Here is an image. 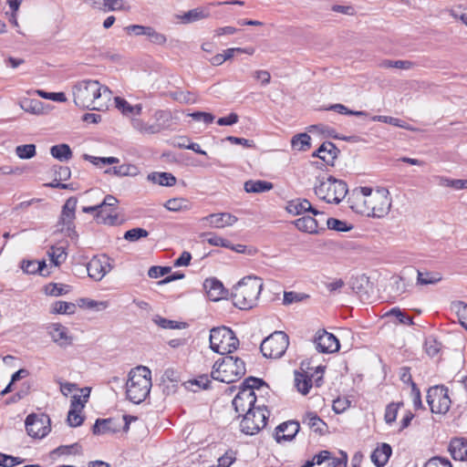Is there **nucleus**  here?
Wrapping results in <instances>:
<instances>
[{
  "label": "nucleus",
  "instance_id": "17",
  "mask_svg": "<svg viewBox=\"0 0 467 467\" xmlns=\"http://www.w3.org/2000/svg\"><path fill=\"white\" fill-rule=\"evenodd\" d=\"M203 288L207 294V296L212 301H219L227 295L223 283L215 277L205 279L203 282Z\"/></svg>",
  "mask_w": 467,
  "mask_h": 467
},
{
  "label": "nucleus",
  "instance_id": "34",
  "mask_svg": "<svg viewBox=\"0 0 467 467\" xmlns=\"http://www.w3.org/2000/svg\"><path fill=\"white\" fill-rule=\"evenodd\" d=\"M132 127L140 133L155 134L163 130L161 124H148L140 119H133Z\"/></svg>",
  "mask_w": 467,
  "mask_h": 467
},
{
  "label": "nucleus",
  "instance_id": "58",
  "mask_svg": "<svg viewBox=\"0 0 467 467\" xmlns=\"http://www.w3.org/2000/svg\"><path fill=\"white\" fill-rule=\"evenodd\" d=\"M202 237H207L206 241L209 244L213 246H221V247H230V242L223 237L211 234H203Z\"/></svg>",
  "mask_w": 467,
  "mask_h": 467
},
{
  "label": "nucleus",
  "instance_id": "5",
  "mask_svg": "<svg viewBox=\"0 0 467 467\" xmlns=\"http://www.w3.org/2000/svg\"><path fill=\"white\" fill-rule=\"evenodd\" d=\"M315 194L327 203L338 204L347 195V183L333 176L317 177L314 186Z\"/></svg>",
  "mask_w": 467,
  "mask_h": 467
},
{
  "label": "nucleus",
  "instance_id": "23",
  "mask_svg": "<svg viewBox=\"0 0 467 467\" xmlns=\"http://www.w3.org/2000/svg\"><path fill=\"white\" fill-rule=\"evenodd\" d=\"M121 427V422H117L116 419H98L93 425L94 434H104L109 432H117Z\"/></svg>",
  "mask_w": 467,
  "mask_h": 467
},
{
  "label": "nucleus",
  "instance_id": "6",
  "mask_svg": "<svg viewBox=\"0 0 467 467\" xmlns=\"http://www.w3.org/2000/svg\"><path fill=\"white\" fill-rule=\"evenodd\" d=\"M350 207L358 213L382 218L389 213L391 200L387 190H379L373 196L365 198L363 202H354Z\"/></svg>",
  "mask_w": 467,
  "mask_h": 467
},
{
  "label": "nucleus",
  "instance_id": "59",
  "mask_svg": "<svg viewBox=\"0 0 467 467\" xmlns=\"http://www.w3.org/2000/svg\"><path fill=\"white\" fill-rule=\"evenodd\" d=\"M401 405V403H390L387 406L385 410V421L388 424H391L396 420L397 414H398V409Z\"/></svg>",
  "mask_w": 467,
  "mask_h": 467
},
{
  "label": "nucleus",
  "instance_id": "14",
  "mask_svg": "<svg viewBox=\"0 0 467 467\" xmlns=\"http://www.w3.org/2000/svg\"><path fill=\"white\" fill-rule=\"evenodd\" d=\"M350 286L361 301H369L374 294L373 284L366 275H359L352 277L350 280Z\"/></svg>",
  "mask_w": 467,
  "mask_h": 467
},
{
  "label": "nucleus",
  "instance_id": "26",
  "mask_svg": "<svg viewBox=\"0 0 467 467\" xmlns=\"http://www.w3.org/2000/svg\"><path fill=\"white\" fill-rule=\"evenodd\" d=\"M49 334L54 342L60 347H66L71 344V337L67 335V328L61 324H53L49 327Z\"/></svg>",
  "mask_w": 467,
  "mask_h": 467
},
{
  "label": "nucleus",
  "instance_id": "50",
  "mask_svg": "<svg viewBox=\"0 0 467 467\" xmlns=\"http://www.w3.org/2000/svg\"><path fill=\"white\" fill-rule=\"evenodd\" d=\"M372 189L369 187H360L358 190H355L352 198L349 199L351 204L354 202H363L365 198L373 196Z\"/></svg>",
  "mask_w": 467,
  "mask_h": 467
},
{
  "label": "nucleus",
  "instance_id": "55",
  "mask_svg": "<svg viewBox=\"0 0 467 467\" xmlns=\"http://www.w3.org/2000/svg\"><path fill=\"white\" fill-rule=\"evenodd\" d=\"M309 296L304 293H296V292H285L284 293V298H283V304L284 305H291L293 303L301 302L306 298H308Z\"/></svg>",
  "mask_w": 467,
  "mask_h": 467
},
{
  "label": "nucleus",
  "instance_id": "52",
  "mask_svg": "<svg viewBox=\"0 0 467 467\" xmlns=\"http://www.w3.org/2000/svg\"><path fill=\"white\" fill-rule=\"evenodd\" d=\"M388 316H394L397 317L400 324L412 326L414 325L413 318L408 316L405 312L401 311L399 307L391 308L388 313Z\"/></svg>",
  "mask_w": 467,
  "mask_h": 467
},
{
  "label": "nucleus",
  "instance_id": "30",
  "mask_svg": "<svg viewBox=\"0 0 467 467\" xmlns=\"http://www.w3.org/2000/svg\"><path fill=\"white\" fill-rule=\"evenodd\" d=\"M106 174L115 175L118 177L130 176L135 177L140 173L139 168L130 163H123L119 166H114L105 171Z\"/></svg>",
  "mask_w": 467,
  "mask_h": 467
},
{
  "label": "nucleus",
  "instance_id": "36",
  "mask_svg": "<svg viewBox=\"0 0 467 467\" xmlns=\"http://www.w3.org/2000/svg\"><path fill=\"white\" fill-rule=\"evenodd\" d=\"M417 272V285H435L441 280V275L440 273H431V272H420L419 270Z\"/></svg>",
  "mask_w": 467,
  "mask_h": 467
},
{
  "label": "nucleus",
  "instance_id": "49",
  "mask_svg": "<svg viewBox=\"0 0 467 467\" xmlns=\"http://www.w3.org/2000/svg\"><path fill=\"white\" fill-rule=\"evenodd\" d=\"M321 131L323 133H327V136L333 138V139H338L342 140L344 141L348 142H358L360 141V138L358 136H339L336 130L333 128L327 127V126H322Z\"/></svg>",
  "mask_w": 467,
  "mask_h": 467
},
{
  "label": "nucleus",
  "instance_id": "44",
  "mask_svg": "<svg viewBox=\"0 0 467 467\" xmlns=\"http://www.w3.org/2000/svg\"><path fill=\"white\" fill-rule=\"evenodd\" d=\"M68 292V285L50 283L45 286V293L51 296H59Z\"/></svg>",
  "mask_w": 467,
  "mask_h": 467
},
{
  "label": "nucleus",
  "instance_id": "27",
  "mask_svg": "<svg viewBox=\"0 0 467 467\" xmlns=\"http://www.w3.org/2000/svg\"><path fill=\"white\" fill-rule=\"evenodd\" d=\"M392 453L391 446L388 443H382L377 447L371 454V461L377 467H383L388 462Z\"/></svg>",
  "mask_w": 467,
  "mask_h": 467
},
{
  "label": "nucleus",
  "instance_id": "12",
  "mask_svg": "<svg viewBox=\"0 0 467 467\" xmlns=\"http://www.w3.org/2000/svg\"><path fill=\"white\" fill-rule=\"evenodd\" d=\"M25 423L27 434L33 438L42 439L51 430L50 419L46 414H29Z\"/></svg>",
  "mask_w": 467,
  "mask_h": 467
},
{
  "label": "nucleus",
  "instance_id": "56",
  "mask_svg": "<svg viewBox=\"0 0 467 467\" xmlns=\"http://www.w3.org/2000/svg\"><path fill=\"white\" fill-rule=\"evenodd\" d=\"M36 93L39 97L46 99H50V100L57 101V102L67 101V97L64 92H47L42 89H37V90H36Z\"/></svg>",
  "mask_w": 467,
  "mask_h": 467
},
{
  "label": "nucleus",
  "instance_id": "57",
  "mask_svg": "<svg viewBox=\"0 0 467 467\" xmlns=\"http://www.w3.org/2000/svg\"><path fill=\"white\" fill-rule=\"evenodd\" d=\"M24 459L0 452V466L14 467L24 462Z\"/></svg>",
  "mask_w": 467,
  "mask_h": 467
},
{
  "label": "nucleus",
  "instance_id": "42",
  "mask_svg": "<svg viewBox=\"0 0 467 467\" xmlns=\"http://www.w3.org/2000/svg\"><path fill=\"white\" fill-rule=\"evenodd\" d=\"M326 223L328 229L335 230L337 232H348L353 228V226L351 224H348L347 222L336 218L327 219Z\"/></svg>",
  "mask_w": 467,
  "mask_h": 467
},
{
  "label": "nucleus",
  "instance_id": "53",
  "mask_svg": "<svg viewBox=\"0 0 467 467\" xmlns=\"http://www.w3.org/2000/svg\"><path fill=\"white\" fill-rule=\"evenodd\" d=\"M149 233L143 228H132L124 234V238L130 242H136L140 238L147 237Z\"/></svg>",
  "mask_w": 467,
  "mask_h": 467
},
{
  "label": "nucleus",
  "instance_id": "54",
  "mask_svg": "<svg viewBox=\"0 0 467 467\" xmlns=\"http://www.w3.org/2000/svg\"><path fill=\"white\" fill-rule=\"evenodd\" d=\"M170 97L176 101L186 104L192 103L195 100L193 94L190 91L177 90L170 92Z\"/></svg>",
  "mask_w": 467,
  "mask_h": 467
},
{
  "label": "nucleus",
  "instance_id": "22",
  "mask_svg": "<svg viewBox=\"0 0 467 467\" xmlns=\"http://www.w3.org/2000/svg\"><path fill=\"white\" fill-rule=\"evenodd\" d=\"M211 227L213 228H223L226 226L233 225L236 221L237 217L229 213H212L203 218Z\"/></svg>",
  "mask_w": 467,
  "mask_h": 467
},
{
  "label": "nucleus",
  "instance_id": "1",
  "mask_svg": "<svg viewBox=\"0 0 467 467\" xmlns=\"http://www.w3.org/2000/svg\"><path fill=\"white\" fill-rule=\"evenodd\" d=\"M72 91L76 106L89 110H104L111 97V90L108 87L91 79L76 83Z\"/></svg>",
  "mask_w": 467,
  "mask_h": 467
},
{
  "label": "nucleus",
  "instance_id": "64",
  "mask_svg": "<svg viewBox=\"0 0 467 467\" xmlns=\"http://www.w3.org/2000/svg\"><path fill=\"white\" fill-rule=\"evenodd\" d=\"M54 173L56 176V181H59L60 182L63 181H67L71 175L70 169L66 166H54Z\"/></svg>",
  "mask_w": 467,
  "mask_h": 467
},
{
  "label": "nucleus",
  "instance_id": "61",
  "mask_svg": "<svg viewBox=\"0 0 467 467\" xmlns=\"http://www.w3.org/2000/svg\"><path fill=\"white\" fill-rule=\"evenodd\" d=\"M189 116L195 121H203L206 124L212 123L215 118L212 113L204 111H195L190 113Z\"/></svg>",
  "mask_w": 467,
  "mask_h": 467
},
{
  "label": "nucleus",
  "instance_id": "11",
  "mask_svg": "<svg viewBox=\"0 0 467 467\" xmlns=\"http://www.w3.org/2000/svg\"><path fill=\"white\" fill-rule=\"evenodd\" d=\"M426 399L432 413L445 414L450 410L451 400L443 385L430 388Z\"/></svg>",
  "mask_w": 467,
  "mask_h": 467
},
{
  "label": "nucleus",
  "instance_id": "19",
  "mask_svg": "<svg viewBox=\"0 0 467 467\" xmlns=\"http://www.w3.org/2000/svg\"><path fill=\"white\" fill-rule=\"evenodd\" d=\"M300 425L296 420H288L279 424L275 429V440L277 442L282 441H292L299 431Z\"/></svg>",
  "mask_w": 467,
  "mask_h": 467
},
{
  "label": "nucleus",
  "instance_id": "45",
  "mask_svg": "<svg viewBox=\"0 0 467 467\" xmlns=\"http://www.w3.org/2000/svg\"><path fill=\"white\" fill-rule=\"evenodd\" d=\"M20 107L33 114H39L42 111V103L36 99H26L20 102Z\"/></svg>",
  "mask_w": 467,
  "mask_h": 467
},
{
  "label": "nucleus",
  "instance_id": "60",
  "mask_svg": "<svg viewBox=\"0 0 467 467\" xmlns=\"http://www.w3.org/2000/svg\"><path fill=\"white\" fill-rule=\"evenodd\" d=\"M79 410L76 409L69 410L67 421L70 427H78L83 423V417H81Z\"/></svg>",
  "mask_w": 467,
  "mask_h": 467
},
{
  "label": "nucleus",
  "instance_id": "48",
  "mask_svg": "<svg viewBox=\"0 0 467 467\" xmlns=\"http://www.w3.org/2000/svg\"><path fill=\"white\" fill-rule=\"evenodd\" d=\"M146 36L150 43L158 46H163L167 42V37L164 34L158 32L153 27L149 26Z\"/></svg>",
  "mask_w": 467,
  "mask_h": 467
},
{
  "label": "nucleus",
  "instance_id": "32",
  "mask_svg": "<svg viewBox=\"0 0 467 467\" xmlns=\"http://www.w3.org/2000/svg\"><path fill=\"white\" fill-rule=\"evenodd\" d=\"M50 154L59 161H67L73 157L70 147L66 143L52 146L50 148Z\"/></svg>",
  "mask_w": 467,
  "mask_h": 467
},
{
  "label": "nucleus",
  "instance_id": "9",
  "mask_svg": "<svg viewBox=\"0 0 467 467\" xmlns=\"http://www.w3.org/2000/svg\"><path fill=\"white\" fill-rule=\"evenodd\" d=\"M288 346V336L283 331H275L262 341L260 350L265 358H279L285 353Z\"/></svg>",
  "mask_w": 467,
  "mask_h": 467
},
{
  "label": "nucleus",
  "instance_id": "63",
  "mask_svg": "<svg viewBox=\"0 0 467 467\" xmlns=\"http://www.w3.org/2000/svg\"><path fill=\"white\" fill-rule=\"evenodd\" d=\"M441 185L446 187H451L455 190L467 189V180H451V179H441Z\"/></svg>",
  "mask_w": 467,
  "mask_h": 467
},
{
  "label": "nucleus",
  "instance_id": "28",
  "mask_svg": "<svg viewBox=\"0 0 467 467\" xmlns=\"http://www.w3.org/2000/svg\"><path fill=\"white\" fill-rule=\"evenodd\" d=\"M339 152V150L331 141H325L318 148V153L323 154L321 160L327 165H334V161L337 158Z\"/></svg>",
  "mask_w": 467,
  "mask_h": 467
},
{
  "label": "nucleus",
  "instance_id": "46",
  "mask_svg": "<svg viewBox=\"0 0 467 467\" xmlns=\"http://www.w3.org/2000/svg\"><path fill=\"white\" fill-rule=\"evenodd\" d=\"M16 155L22 160L31 159L36 155L35 144H24L16 148Z\"/></svg>",
  "mask_w": 467,
  "mask_h": 467
},
{
  "label": "nucleus",
  "instance_id": "37",
  "mask_svg": "<svg viewBox=\"0 0 467 467\" xmlns=\"http://www.w3.org/2000/svg\"><path fill=\"white\" fill-rule=\"evenodd\" d=\"M47 255L55 266H59L67 259L65 248L61 246H51L47 251Z\"/></svg>",
  "mask_w": 467,
  "mask_h": 467
},
{
  "label": "nucleus",
  "instance_id": "20",
  "mask_svg": "<svg viewBox=\"0 0 467 467\" xmlns=\"http://www.w3.org/2000/svg\"><path fill=\"white\" fill-rule=\"evenodd\" d=\"M82 212L86 213H95V219L98 223H103L106 225H118L119 223L118 214H113L111 212L104 215V210H101L100 204L94 206H84Z\"/></svg>",
  "mask_w": 467,
  "mask_h": 467
},
{
  "label": "nucleus",
  "instance_id": "41",
  "mask_svg": "<svg viewBox=\"0 0 467 467\" xmlns=\"http://www.w3.org/2000/svg\"><path fill=\"white\" fill-rule=\"evenodd\" d=\"M310 136L306 133H300L293 137L292 146L298 150H306L310 148Z\"/></svg>",
  "mask_w": 467,
  "mask_h": 467
},
{
  "label": "nucleus",
  "instance_id": "8",
  "mask_svg": "<svg viewBox=\"0 0 467 467\" xmlns=\"http://www.w3.org/2000/svg\"><path fill=\"white\" fill-rule=\"evenodd\" d=\"M240 430L246 435H254L266 425L269 410L265 406L254 407L242 415Z\"/></svg>",
  "mask_w": 467,
  "mask_h": 467
},
{
  "label": "nucleus",
  "instance_id": "4",
  "mask_svg": "<svg viewBox=\"0 0 467 467\" xmlns=\"http://www.w3.org/2000/svg\"><path fill=\"white\" fill-rule=\"evenodd\" d=\"M245 373V363L242 358L226 355L214 363L211 377L215 380L230 384L239 380Z\"/></svg>",
  "mask_w": 467,
  "mask_h": 467
},
{
  "label": "nucleus",
  "instance_id": "13",
  "mask_svg": "<svg viewBox=\"0 0 467 467\" xmlns=\"http://www.w3.org/2000/svg\"><path fill=\"white\" fill-rule=\"evenodd\" d=\"M111 268L109 258L106 255L94 256L87 264L88 275L95 281H100Z\"/></svg>",
  "mask_w": 467,
  "mask_h": 467
},
{
  "label": "nucleus",
  "instance_id": "7",
  "mask_svg": "<svg viewBox=\"0 0 467 467\" xmlns=\"http://www.w3.org/2000/svg\"><path fill=\"white\" fill-rule=\"evenodd\" d=\"M239 339L226 327H213L210 332V348L220 355H229L237 349Z\"/></svg>",
  "mask_w": 467,
  "mask_h": 467
},
{
  "label": "nucleus",
  "instance_id": "15",
  "mask_svg": "<svg viewBox=\"0 0 467 467\" xmlns=\"http://www.w3.org/2000/svg\"><path fill=\"white\" fill-rule=\"evenodd\" d=\"M314 342L317 350L321 353H334L340 348L338 339L326 330L317 331Z\"/></svg>",
  "mask_w": 467,
  "mask_h": 467
},
{
  "label": "nucleus",
  "instance_id": "43",
  "mask_svg": "<svg viewBox=\"0 0 467 467\" xmlns=\"http://www.w3.org/2000/svg\"><path fill=\"white\" fill-rule=\"evenodd\" d=\"M411 285L407 282L403 275L394 278L392 290L397 296H400L410 291Z\"/></svg>",
  "mask_w": 467,
  "mask_h": 467
},
{
  "label": "nucleus",
  "instance_id": "47",
  "mask_svg": "<svg viewBox=\"0 0 467 467\" xmlns=\"http://www.w3.org/2000/svg\"><path fill=\"white\" fill-rule=\"evenodd\" d=\"M265 385H266V383L262 379L249 377L241 384L240 389H247L250 392H254V389H258Z\"/></svg>",
  "mask_w": 467,
  "mask_h": 467
},
{
  "label": "nucleus",
  "instance_id": "31",
  "mask_svg": "<svg viewBox=\"0 0 467 467\" xmlns=\"http://www.w3.org/2000/svg\"><path fill=\"white\" fill-rule=\"evenodd\" d=\"M274 187L273 183L266 181H253L249 180L244 182V191L246 192L260 193L272 190Z\"/></svg>",
  "mask_w": 467,
  "mask_h": 467
},
{
  "label": "nucleus",
  "instance_id": "10",
  "mask_svg": "<svg viewBox=\"0 0 467 467\" xmlns=\"http://www.w3.org/2000/svg\"><path fill=\"white\" fill-rule=\"evenodd\" d=\"M77 203L78 200L76 197H69L62 207L61 214L57 223V225L60 226L58 231L65 234L71 239H76L78 236L74 223Z\"/></svg>",
  "mask_w": 467,
  "mask_h": 467
},
{
  "label": "nucleus",
  "instance_id": "3",
  "mask_svg": "<svg viewBox=\"0 0 467 467\" xmlns=\"http://www.w3.org/2000/svg\"><path fill=\"white\" fill-rule=\"evenodd\" d=\"M151 388V372L147 367L131 369L126 382L127 398L135 404L144 401Z\"/></svg>",
  "mask_w": 467,
  "mask_h": 467
},
{
  "label": "nucleus",
  "instance_id": "16",
  "mask_svg": "<svg viewBox=\"0 0 467 467\" xmlns=\"http://www.w3.org/2000/svg\"><path fill=\"white\" fill-rule=\"evenodd\" d=\"M256 396L254 392L247 389H240L238 394L233 400V406L239 416L244 414L248 409L252 410L255 406Z\"/></svg>",
  "mask_w": 467,
  "mask_h": 467
},
{
  "label": "nucleus",
  "instance_id": "62",
  "mask_svg": "<svg viewBox=\"0 0 467 467\" xmlns=\"http://www.w3.org/2000/svg\"><path fill=\"white\" fill-rule=\"evenodd\" d=\"M424 467H452V465L448 459L435 456L431 458Z\"/></svg>",
  "mask_w": 467,
  "mask_h": 467
},
{
  "label": "nucleus",
  "instance_id": "25",
  "mask_svg": "<svg viewBox=\"0 0 467 467\" xmlns=\"http://www.w3.org/2000/svg\"><path fill=\"white\" fill-rule=\"evenodd\" d=\"M302 423L306 425L314 432L320 435L325 433L327 427V423L313 411H308L303 416Z\"/></svg>",
  "mask_w": 467,
  "mask_h": 467
},
{
  "label": "nucleus",
  "instance_id": "51",
  "mask_svg": "<svg viewBox=\"0 0 467 467\" xmlns=\"http://www.w3.org/2000/svg\"><path fill=\"white\" fill-rule=\"evenodd\" d=\"M81 391L87 392L83 395V400H81V397L79 395L72 396L70 410L76 409V410L81 411L82 409L84 408L85 403L88 401V399L89 397L90 389L86 388V389H81Z\"/></svg>",
  "mask_w": 467,
  "mask_h": 467
},
{
  "label": "nucleus",
  "instance_id": "24",
  "mask_svg": "<svg viewBox=\"0 0 467 467\" xmlns=\"http://www.w3.org/2000/svg\"><path fill=\"white\" fill-rule=\"evenodd\" d=\"M449 451L455 461H467V440L453 438L450 441Z\"/></svg>",
  "mask_w": 467,
  "mask_h": 467
},
{
  "label": "nucleus",
  "instance_id": "40",
  "mask_svg": "<svg viewBox=\"0 0 467 467\" xmlns=\"http://www.w3.org/2000/svg\"><path fill=\"white\" fill-rule=\"evenodd\" d=\"M164 207L171 212H179L182 210H188L190 207V202L188 200L183 198H173L168 200Z\"/></svg>",
  "mask_w": 467,
  "mask_h": 467
},
{
  "label": "nucleus",
  "instance_id": "21",
  "mask_svg": "<svg viewBox=\"0 0 467 467\" xmlns=\"http://www.w3.org/2000/svg\"><path fill=\"white\" fill-rule=\"evenodd\" d=\"M222 2L210 3L206 6H200L194 9L189 10L182 16L184 23H192L202 19H205L211 16L212 6L221 5Z\"/></svg>",
  "mask_w": 467,
  "mask_h": 467
},
{
  "label": "nucleus",
  "instance_id": "29",
  "mask_svg": "<svg viewBox=\"0 0 467 467\" xmlns=\"http://www.w3.org/2000/svg\"><path fill=\"white\" fill-rule=\"evenodd\" d=\"M295 226L302 232L308 234H317L319 229V220L311 216H303L294 222Z\"/></svg>",
  "mask_w": 467,
  "mask_h": 467
},
{
  "label": "nucleus",
  "instance_id": "33",
  "mask_svg": "<svg viewBox=\"0 0 467 467\" xmlns=\"http://www.w3.org/2000/svg\"><path fill=\"white\" fill-rule=\"evenodd\" d=\"M148 180L161 186H172L176 183V178L170 172H151Z\"/></svg>",
  "mask_w": 467,
  "mask_h": 467
},
{
  "label": "nucleus",
  "instance_id": "39",
  "mask_svg": "<svg viewBox=\"0 0 467 467\" xmlns=\"http://www.w3.org/2000/svg\"><path fill=\"white\" fill-rule=\"evenodd\" d=\"M51 312L53 314L72 315L76 312V305L65 301H57L52 305Z\"/></svg>",
  "mask_w": 467,
  "mask_h": 467
},
{
  "label": "nucleus",
  "instance_id": "35",
  "mask_svg": "<svg viewBox=\"0 0 467 467\" xmlns=\"http://www.w3.org/2000/svg\"><path fill=\"white\" fill-rule=\"evenodd\" d=\"M295 384L301 394L306 395L312 388V379L305 373L296 372Z\"/></svg>",
  "mask_w": 467,
  "mask_h": 467
},
{
  "label": "nucleus",
  "instance_id": "2",
  "mask_svg": "<svg viewBox=\"0 0 467 467\" xmlns=\"http://www.w3.org/2000/svg\"><path fill=\"white\" fill-rule=\"evenodd\" d=\"M263 288L262 279L246 276L234 286L231 294L234 305L240 309H250L255 306Z\"/></svg>",
  "mask_w": 467,
  "mask_h": 467
},
{
  "label": "nucleus",
  "instance_id": "18",
  "mask_svg": "<svg viewBox=\"0 0 467 467\" xmlns=\"http://www.w3.org/2000/svg\"><path fill=\"white\" fill-rule=\"evenodd\" d=\"M285 210L293 215H299L306 212L314 215H325L323 212L315 209L307 199L291 200L287 202Z\"/></svg>",
  "mask_w": 467,
  "mask_h": 467
},
{
  "label": "nucleus",
  "instance_id": "38",
  "mask_svg": "<svg viewBox=\"0 0 467 467\" xmlns=\"http://www.w3.org/2000/svg\"><path fill=\"white\" fill-rule=\"evenodd\" d=\"M153 322L164 329H182L187 327V323L170 320L161 316L154 317Z\"/></svg>",
  "mask_w": 467,
  "mask_h": 467
}]
</instances>
